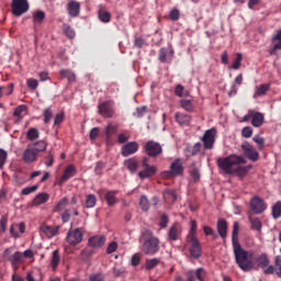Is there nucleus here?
Segmentation results:
<instances>
[{
  "label": "nucleus",
  "mask_w": 281,
  "mask_h": 281,
  "mask_svg": "<svg viewBox=\"0 0 281 281\" xmlns=\"http://www.w3.org/2000/svg\"><path fill=\"white\" fill-rule=\"evenodd\" d=\"M238 232H239V224L238 222H234L233 224V232H232V244H233V252L235 262H237L239 269H241L244 272L250 271V269H254V261L248 260V258L252 259L255 256L254 250H245L243 246H240L238 241Z\"/></svg>",
  "instance_id": "nucleus-1"
},
{
  "label": "nucleus",
  "mask_w": 281,
  "mask_h": 281,
  "mask_svg": "<svg viewBox=\"0 0 281 281\" xmlns=\"http://www.w3.org/2000/svg\"><path fill=\"white\" fill-rule=\"evenodd\" d=\"M247 164V160L243 156L231 155L226 158H217L218 168L226 175H234L238 178L247 176L252 166H243Z\"/></svg>",
  "instance_id": "nucleus-2"
},
{
  "label": "nucleus",
  "mask_w": 281,
  "mask_h": 281,
  "mask_svg": "<svg viewBox=\"0 0 281 281\" xmlns=\"http://www.w3.org/2000/svg\"><path fill=\"white\" fill-rule=\"evenodd\" d=\"M144 236H147V237H144L140 250L144 252V255H150V256L156 255L159 251V244H160L158 237H155L153 235V232L150 231H145Z\"/></svg>",
  "instance_id": "nucleus-3"
},
{
  "label": "nucleus",
  "mask_w": 281,
  "mask_h": 281,
  "mask_svg": "<svg viewBox=\"0 0 281 281\" xmlns=\"http://www.w3.org/2000/svg\"><path fill=\"white\" fill-rule=\"evenodd\" d=\"M149 159L147 157H144L142 159V168L143 170H140L138 172V177L140 180H146V179H150L154 178L156 176V173L158 172V168L156 166H150L148 164Z\"/></svg>",
  "instance_id": "nucleus-4"
},
{
  "label": "nucleus",
  "mask_w": 281,
  "mask_h": 281,
  "mask_svg": "<svg viewBox=\"0 0 281 281\" xmlns=\"http://www.w3.org/2000/svg\"><path fill=\"white\" fill-rule=\"evenodd\" d=\"M189 244V254L190 257L194 260H199L203 256V247L201 246L199 238H189L187 239Z\"/></svg>",
  "instance_id": "nucleus-5"
},
{
  "label": "nucleus",
  "mask_w": 281,
  "mask_h": 281,
  "mask_svg": "<svg viewBox=\"0 0 281 281\" xmlns=\"http://www.w3.org/2000/svg\"><path fill=\"white\" fill-rule=\"evenodd\" d=\"M143 149L145 155H148L151 158H156L164 153L160 144L156 140H148L145 143Z\"/></svg>",
  "instance_id": "nucleus-6"
},
{
  "label": "nucleus",
  "mask_w": 281,
  "mask_h": 281,
  "mask_svg": "<svg viewBox=\"0 0 281 281\" xmlns=\"http://www.w3.org/2000/svg\"><path fill=\"white\" fill-rule=\"evenodd\" d=\"M216 136H217V131L215 127L204 132L201 139L204 149L212 150L214 148Z\"/></svg>",
  "instance_id": "nucleus-7"
},
{
  "label": "nucleus",
  "mask_w": 281,
  "mask_h": 281,
  "mask_svg": "<svg viewBox=\"0 0 281 281\" xmlns=\"http://www.w3.org/2000/svg\"><path fill=\"white\" fill-rule=\"evenodd\" d=\"M83 235L82 228L69 229L68 234L66 235V243H68L70 246H77L78 244L82 243Z\"/></svg>",
  "instance_id": "nucleus-8"
},
{
  "label": "nucleus",
  "mask_w": 281,
  "mask_h": 281,
  "mask_svg": "<svg viewBox=\"0 0 281 281\" xmlns=\"http://www.w3.org/2000/svg\"><path fill=\"white\" fill-rule=\"evenodd\" d=\"M12 14L14 16H21L24 13L29 12V1L27 0H12L11 3Z\"/></svg>",
  "instance_id": "nucleus-9"
},
{
  "label": "nucleus",
  "mask_w": 281,
  "mask_h": 281,
  "mask_svg": "<svg viewBox=\"0 0 281 281\" xmlns=\"http://www.w3.org/2000/svg\"><path fill=\"white\" fill-rule=\"evenodd\" d=\"M241 150L244 157H246L249 161L257 162L259 160V153L248 142H244L241 144Z\"/></svg>",
  "instance_id": "nucleus-10"
},
{
  "label": "nucleus",
  "mask_w": 281,
  "mask_h": 281,
  "mask_svg": "<svg viewBox=\"0 0 281 281\" xmlns=\"http://www.w3.org/2000/svg\"><path fill=\"white\" fill-rule=\"evenodd\" d=\"M99 114L104 119H113L114 111V101L109 100L99 104Z\"/></svg>",
  "instance_id": "nucleus-11"
},
{
  "label": "nucleus",
  "mask_w": 281,
  "mask_h": 281,
  "mask_svg": "<svg viewBox=\"0 0 281 281\" xmlns=\"http://www.w3.org/2000/svg\"><path fill=\"white\" fill-rule=\"evenodd\" d=\"M249 207L254 214L260 215L266 211L267 205L262 199L259 196H254L250 200Z\"/></svg>",
  "instance_id": "nucleus-12"
},
{
  "label": "nucleus",
  "mask_w": 281,
  "mask_h": 281,
  "mask_svg": "<svg viewBox=\"0 0 281 281\" xmlns=\"http://www.w3.org/2000/svg\"><path fill=\"white\" fill-rule=\"evenodd\" d=\"M186 276L188 278V281H205V278L207 277V272L204 268H198L195 271L194 270H189L186 272Z\"/></svg>",
  "instance_id": "nucleus-13"
},
{
  "label": "nucleus",
  "mask_w": 281,
  "mask_h": 281,
  "mask_svg": "<svg viewBox=\"0 0 281 281\" xmlns=\"http://www.w3.org/2000/svg\"><path fill=\"white\" fill-rule=\"evenodd\" d=\"M117 191H105V190H100L99 194L101 198L105 200V203H108L109 207H113L117 203Z\"/></svg>",
  "instance_id": "nucleus-14"
},
{
  "label": "nucleus",
  "mask_w": 281,
  "mask_h": 281,
  "mask_svg": "<svg viewBox=\"0 0 281 281\" xmlns=\"http://www.w3.org/2000/svg\"><path fill=\"white\" fill-rule=\"evenodd\" d=\"M251 260L254 263V267L250 270L256 269V263L258 265L259 268L266 269L269 266V259L266 254H261L258 257L255 258V255L252 257H248L247 261Z\"/></svg>",
  "instance_id": "nucleus-15"
},
{
  "label": "nucleus",
  "mask_w": 281,
  "mask_h": 281,
  "mask_svg": "<svg viewBox=\"0 0 281 281\" xmlns=\"http://www.w3.org/2000/svg\"><path fill=\"white\" fill-rule=\"evenodd\" d=\"M173 56H175V50L173 48H166V47H162L159 49V61L161 64H170L172 63L173 60Z\"/></svg>",
  "instance_id": "nucleus-16"
},
{
  "label": "nucleus",
  "mask_w": 281,
  "mask_h": 281,
  "mask_svg": "<svg viewBox=\"0 0 281 281\" xmlns=\"http://www.w3.org/2000/svg\"><path fill=\"white\" fill-rule=\"evenodd\" d=\"M138 149H139V145L137 142L135 140L128 142L122 147L121 155L123 157H128L131 155H135L138 151Z\"/></svg>",
  "instance_id": "nucleus-17"
},
{
  "label": "nucleus",
  "mask_w": 281,
  "mask_h": 281,
  "mask_svg": "<svg viewBox=\"0 0 281 281\" xmlns=\"http://www.w3.org/2000/svg\"><path fill=\"white\" fill-rule=\"evenodd\" d=\"M249 116L251 117V125L255 128H259L263 125L265 115L262 113L255 112V111H249Z\"/></svg>",
  "instance_id": "nucleus-18"
},
{
  "label": "nucleus",
  "mask_w": 281,
  "mask_h": 281,
  "mask_svg": "<svg viewBox=\"0 0 281 281\" xmlns=\"http://www.w3.org/2000/svg\"><path fill=\"white\" fill-rule=\"evenodd\" d=\"M37 153L34 147L29 146L26 150L23 153V161L24 164H33L37 160Z\"/></svg>",
  "instance_id": "nucleus-19"
},
{
  "label": "nucleus",
  "mask_w": 281,
  "mask_h": 281,
  "mask_svg": "<svg viewBox=\"0 0 281 281\" xmlns=\"http://www.w3.org/2000/svg\"><path fill=\"white\" fill-rule=\"evenodd\" d=\"M181 236V228L178 223L172 224L168 231V241H177Z\"/></svg>",
  "instance_id": "nucleus-20"
},
{
  "label": "nucleus",
  "mask_w": 281,
  "mask_h": 281,
  "mask_svg": "<svg viewBox=\"0 0 281 281\" xmlns=\"http://www.w3.org/2000/svg\"><path fill=\"white\" fill-rule=\"evenodd\" d=\"M170 172L181 176L184 172L183 161L180 158L175 159L170 165Z\"/></svg>",
  "instance_id": "nucleus-21"
},
{
  "label": "nucleus",
  "mask_w": 281,
  "mask_h": 281,
  "mask_svg": "<svg viewBox=\"0 0 281 281\" xmlns=\"http://www.w3.org/2000/svg\"><path fill=\"white\" fill-rule=\"evenodd\" d=\"M49 200L48 193H38L31 202V207H37L44 205Z\"/></svg>",
  "instance_id": "nucleus-22"
},
{
  "label": "nucleus",
  "mask_w": 281,
  "mask_h": 281,
  "mask_svg": "<svg viewBox=\"0 0 281 281\" xmlns=\"http://www.w3.org/2000/svg\"><path fill=\"white\" fill-rule=\"evenodd\" d=\"M77 173V169L75 166H68L64 170V175L61 176L59 183L64 184L66 181H68L70 178H74Z\"/></svg>",
  "instance_id": "nucleus-23"
},
{
  "label": "nucleus",
  "mask_w": 281,
  "mask_h": 281,
  "mask_svg": "<svg viewBox=\"0 0 281 281\" xmlns=\"http://www.w3.org/2000/svg\"><path fill=\"white\" fill-rule=\"evenodd\" d=\"M88 244L92 248H101L105 244V237L100 235L92 236L89 238Z\"/></svg>",
  "instance_id": "nucleus-24"
},
{
  "label": "nucleus",
  "mask_w": 281,
  "mask_h": 281,
  "mask_svg": "<svg viewBox=\"0 0 281 281\" xmlns=\"http://www.w3.org/2000/svg\"><path fill=\"white\" fill-rule=\"evenodd\" d=\"M175 120H177L180 126H189L192 122V117L189 114H183L179 112L175 113Z\"/></svg>",
  "instance_id": "nucleus-25"
},
{
  "label": "nucleus",
  "mask_w": 281,
  "mask_h": 281,
  "mask_svg": "<svg viewBox=\"0 0 281 281\" xmlns=\"http://www.w3.org/2000/svg\"><path fill=\"white\" fill-rule=\"evenodd\" d=\"M59 75L64 79L68 80L69 83H74V82L77 81L76 74L72 70L68 69V68L60 69Z\"/></svg>",
  "instance_id": "nucleus-26"
},
{
  "label": "nucleus",
  "mask_w": 281,
  "mask_h": 281,
  "mask_svg": "<svg viewBox=\"0 0 281 281\" xmlns=\"http://www.w3.org/2000/svg\"><path fill=\"white\" fill-rule=\"evenodd\" d=\"M98 16L99 20L103 23H109L111 21V13L105 10V7L103 4L99 5Z\"/></svg>",
  "instance_id": "nucleus-27"
},
{
  "label": "nucleus",
  "mask_w": 281,
  "mask_h": 281,
  "mask_svg": "<svg viewBox=\"0 0 281 281\" xmlns=\"http://www.w3.org/2000/svg\"><path fill=\"white\" fill-rule=\"evenodd\" d=\"M227 221L224 218L217 220V232L222 239L227 237Z\"/></svg>",
  "instance_id": "nucleus-28"
},
{
  "label": "nucleus",
  "mask_w": 281,
  "mask_h": 281,
  "mask_svg": "<svg viewBox=\"0 0 281 281\" xmlns=\"http://www.w3.org/2000/svg\"><path fill=\"white\" fill-rule=\"evenodd\" d=\"M270 90V85L269 83H262L259 87H255V92L252 98L257 99L259 97H263L267 94V92H269Z\"/></svg>",
  "instance_id": "nucleus-29"
},
{
  "label": "nucleus",
  "mask_w": 281,
  "mask_h": 281,
  "mask_svg": "<svg viewBox=\"0 0 281 281\" xmlns=\"http://www.w3.org/2000/svg\"><path fill=\"white\" fill-rule=\"evenodd\" d=\"M9 261L13 267H16L24 262V255L23 252L16 251L12 256L9 257Z\"/></svg>",
  "instance_id": "nucleus-30"
},
{
  "label": "nucleus",
  "mask_w": 281,
  "mask_h": 281,
  "mask_svg": "<svg viewBox=\"0 0 281 281\" xmlns=\"http://www.w3.org/2000/svg\"><path fill=\"white\" fill-rule=\"evenodd\" d=\"M248 220L252 231H257L258 233L262 232V222L259 218L249 215Z\"/></svg>",
  "instance_id": "nucleus-31"
},
{
  "label": "nucleus",
  "mask_w": 281,
  "mask_h": 281,
  "mask_svg": "<svg viewBox=\"0 0 281 281\" xmlns=\"http://www.w3.org/2000/svg\"><path fill=\"white\" fill-rule=\"evenodd\" d=\"M68 11L70 16L77 18L80 12V4L77 1H70L68 4Z\"/></svg>",
  "instance_id": "nucleus-32"
},
{
  "label": "nucleus",
  "mask_w": 281,
  "mask_h": 281,
  "mask_svg": "<svg viewBox=\"0 0 281 281\" xmlns=\"http://www.w3.org/2000/svg\"><path fill=\"white\" fill-rule=\"evenodd\" d=\"M29 146L33 147V150L40 154L46 150L48 143L46 140H37L33 145H29Z\"/></svg>",
  "instance_id": "nucleus-33"
},
{
  "label": "nucleus",
  "mask_w": 281,
  "mask_h": 281,
  "mask_svg": "<svg viewBox=\"0 0 281 281\" xmlns=\"http://www.w3.org/2000/svg\"><path fill=\"white\" fill-rule=\"evenodd\" d=\"M41 231L43 232V234H45V236H47L48 238H52L58 234L59 228L50 227V226H42Z\"/></svg>",
  "instance_id": "nucleus-34"
},
{
  "label": "nucleus",
  "mask_w": 281,
  "mask_h": 281,
  "mask_svg": "<svg viewBox=\"0 0 281 281\" xmlns=\"http://www.w3.org/2000/svg\"><path fill=\"white\" fill-rule=\"evenodd\" d=\"M187 239H198V223L195 220H191V228L189 231Z\"/></svg>",
  "instance_id": "nucleus-35"
},
{
  "label": "nucleus",
  "mask_w": 281,
  "mask_h": 281,
  "mask_svg": "<svg viewBox=\"0 0 281 281\" xmlns=\"http://www.w3.org/2000/svg\"><path fill=\"white\" fill-rule=\"evenodd\" d=\"M97 205V196L93 193L86 195L85 207L92 209Z\"/></svg>",
  "instance_id": "nucleus-36"
},
{
  "label": "nucleus",
  "mask_w": 281,
  "mask_h": 281,
  "mask_svg": "<svg viewBox=\"0 0 281 281\" xmlns=\"http://www.w3.org/2000/svg\"><path fill=\"white\" fill-rule=\"evenodd\" d=\"M125 167H127L130 172H136L138 169V161L136 158H130L125 161Z\"/></svg>",
  "instance_id": "nucleus-37"
},
{
  "label": "nucleus",
  "mask_w": 281,
  "mask_h": 281,
  "mask_svg": "<svg viewBox=\"0 0 281 281\" xmlns=\"http://www.w3.org/2000/svg\"><path fill=\"white\" fill-rule=\"evenodd\" d=\"M45 12L44 11H35L33 12V23L34 24H42L45 21Z\"/></svg>",
  "instance_id": "nucleus-38"
},
{
  "label": "nucleus",
  "mask_w": 281,
  "mask_h": 281,
  "mask_svg": "<svg viewBox=\"0 0 281 281\" xmlns=\"http://www.w3.org/2000/svg\"><path fill=\"white\" fill-rule=\"evenodd\" d=\"M202 146L203 145L201 143L194 144L192 148L187 149V157L191 158L193 156H196L200 153Z\"/></svg>",
  "instance_id": "nucleus-39"
},
{
  "label": "nucleus",
  "mask_w": 281,
  "mask_h": 281,
  "mask_svg": "<svg viewBox=\"0 0 281 281\" xmlns=\"http://www.w3.org/2000/svg\"><path fill=\"white\" fill-rule=\"evenodd\" d=\"M68 199L67 198H63L58 203L57 205H55L54 207V213H60L65 210V207H67L68 205Z\"/></svg>",
  "instance_id": "nucleus-40"
},
{
  "label": "nucleus",
  "mask_w": 281,
  "mask_h": 281,
  "mask_svg": "<svg viewBox=\"0 0 281 281\" xmlns=\"http://www.w3.org/2000/svg\"><path fill=\"white\" fill-rule=\"evenodd\" d=\"M40 137V132L35 127H31L29 132L26 133V138L30 142H35Z\"/></svg>",
  "instance_id": "nucleus-41"
},
{
  "label": "nucleus",
  "mask_w": 281,
  "mask_h": 281,
  "mask_svg": "<svg viewBox=\"0 0 281 281\" xmlns=\"http://www.w3.org/2000/svg\"><path fill=\"white\" fill-rule=\"evenodd\" d=\"M59 260H60L59 251L54 250L53 256H52V260H50V267L53 268V270H56L58 268Z\"/></svg>",
  "instance_id": "nucleus-42"
},
{
  "label": "nucleus",
  "mask_w": 281,
  "mask_h": 281,
  "mask_svg": "<svg viewBox=\"0 0 281 281\" xmlns=\"http://www.w3.org/2000/svg\"><path fill=\"white\" fill-rule=\"evenodd\" d=\"M63 32L68 38H75L76 32L69 24H63Z\"/></svg>",
  "instance_id": "nucleus-43"
},
{
  "label": "nucleus",
  "mask_w": 281,
  "mask_h": 281,
  "mask_svg": "<svg viewBox=\"0 0 281 281\" xmlns=\"http://www.w3.org/2000/svg\"><path fill=\"white\" fill-rule=\"evenodd\" d=\"M117 132V127L113 124L105 126V140L109 142L111 136Z\"/></svg>",
  "instance_id": "nucleus-44"
},
{
  "label": "nucleus",
  "mask_w": 281,
  "mask_h": 281,
  "mask_svg": "<svg viewBox=\"0 0 281 281\" xmlns=\"http://www.w3.org/2000/svg\"><path fill=\"white\" fill-rule=\"evenodd\" d=\"M27 110L26 105H19L18 108H15L14 112H13V116L19 117V121L23 120V113Z\"/></svg>",
  "instance_id": "nucleus-45"
},
{
  "label": "nucleus",
  "mask_w": 281,
  "mask_h": 281,
  "mask_svg": "<svg viewBox=\"0 0 281 281\" xmlns=\"http://www.w3.org/2000/svg\"><path fill=\"white\" fill-rule=\"evenodd\" d=\"M159 262L160 259L158 258L148 259L147 261H145V269L153 270L159 265Z\"/></svg>",
  "instance_id": "nucleus-46"
},
{
  "label": "nucleus",
  "mask_w": 281,
  "mask_h": 281,
  "mask_svg": "<svg viewBox=\"0 0 281 281\" xmlns=\"http://www.w3.org/2000/svg\"><path fill=\"white\" fill-rule=\"evenodd\" d=\"M281 216V201L272 205V217L278 220Z\"/></svg>",
  "instance_id": "nucleus-47"
},
{
  "label": "nucleus",
  "mask_w": 281,
  "mask_h": 281,
  "mask_svg": "<svg viewBox=\"0 0 281 281\" xmlns=\"http://www.w3.org/2000/svg\"><path fill=\"white\" fill-rule=\"evenodd\" d=\"M180 106L184 110V111H188V112H192L194 106H193V102L191 100H181L180 101Z\"/></svg>",
  "instance_id": "nucleus-48"
},
{
  "label": "nucleus",
  "mask_w": 281,
  "mask_h": 281,
  "mask_svg": "<svg viewBox=\"0 0 281 281\" xmlns=\"http://www.w3.org/2000/svg\"><path fill=\"white\" fill-rule=\"evenodd\" d=\"M139 207L143 212H147L149 210V201L146 195H140Z\"/></svg>",
  "instance_id": "nucleus-49"
},
{
  "label": "nucleus",
  "mask_w": 281,
  "mask_h": 281,
  "mask_svg": "<svg viewBox=\"0 0 281 281\" xmlns=\"http://www.w3.org/2000/svg\"><path fill=\"white\" fill-rule=\"evenodd\" d=\"M164 199H170L175 203L178 199V195L175 190L168 189L164 192Z\"/></svg>",
  "instance_id": "nucleus-50"
},
{
  "label": "nucleus",
  "mask_w": 281,
  "mask_h": 281,
  "mask_svg": "<svg viewBox=\"0 0 281 281\" xmlns=\"http://www.w3.org/2000/svg\"><path fill=\"white\" fill-rule=\"evenodd\" d=\"M89 281H105V274L103 272H93L89 276Z\"/></svg>",
  "instance_id": "nucleus-51"
},
{
  "label": "nucleus",
  "mask_w": 281,
  "mask_h": 281,
  "mask_svg": "<svg viewBox=\"0 0 281 281\" xmlns=\"http://www.w3.org/2000/svg\"><path fill=\"white\" fill-rule=\"evenodd\" d=\"M241 64H243V54L237 53L236 57H235V59L233 61L232 68L234 70H238Z\"/></svg>",
  "instance_id": "nucleus-52"
},
{
  "label": "nucleus",
  "mask_w": 281,
  "mask_h": 281,
  "mask_svg": "<svg viewBox=\"0 0 281 281\" xmlns=\"http://www.w3.org/2000/svg\"><path fill=\"white\" fill-rule=\"evenodd\" d=\"M38 190V184H34L31 187H26L22 189V195H30L31 193H35Z\"/></svg>",
  "instance_id": "nucleus-53"
},
{
  "label": "nucleus",
  "mask_w": 281,
  "mask_h": 281,
  "mask_svg": "<svg viewBox=\"0 0 281 281\" xmlns=\"http://www.w3.org/2000/svg\"><path fill=\"white\" fill-rule=\"evenodd\" d=\"M43 116H44V123L48 124L52 117H54V112L52 111L50 108H47L43 111Z\"/></svg>",
  "instance_id": "nucleus-54"
},
{
  "label": "nucleus",
  "mask_w": 281,
  "mask_h": 281,
  "mask_svg": "<svg viewBox=\"0 0 281 281\" xmlns=\"http://www.w3.org/2000/svg\"><path fill=\"white\" fill-rule=\"evenodd\" d=\"M8 160V151L5 149H0V169L4 168Z\"/></svg>",
  "instance_id": "nucleus-55"
},
{
  "label": "nucleus",
  "mask_w": 281,
  "mask_h": 281,
  "mask_svg": "<svg viewBox=\"0 0 281 281\" xmlns=\"http://www.w3.org/2000/svg\"><path fill=\"white\" fill-rule=\"evenodd\" d=\"M147 113V106L143 105L137 108L136 112L133 114L134 117L140 119Z\"/></svg>",
  "instance_id": "nucleus-56"
},
{
  "label": "nucleus",
  "mask_w": 281,
  "mask_h": 281,
  "mask_svg": "<svg viewBox=\"0 0 281 281\" xmlns=\"http://www.w3.org/2000/svg\"><path fill=\"white\" fill-rule=\"evenodd\" d=\"M274 267L278 278H281V256H277V258H274Z\"/></svg>",
  "instance_id": "nucleus-57"
},
{
  "label": "nucleus",
  "mask_w": 281,
  "mask_h": 281,
  "mask_svg": "<svg viewBox=\"0 0 281 281\" xmlns=\"http://www.w3.org/2000/svg\"><path fill=\"white\" fill-rule=\"evenodd\" d=\"M175 94L178 95L179 98H183L188 95V93H186L184 91V87L181 85H178L177 87H175Z\"/></svg>",
  "instance_id": "nucleus-58"
},
{
  "label": "nucleus",
  "mask_w": 281,
  "mask_h": 281,
  "mask_svg": "<svg viewBox=\"0 0 281 281\" xmlns=\"http://www.w3.org/2000/svg\"><path fill=\"white\" fill-rule=\"evenodd\" d=\"M252 142L258 145L259 150L265 149V138L260 136H255Z\"/></svg>",
  "instance_id": "nucleus-59"
},
{
  "label": "nucleus",
  "mask_w": 281,
  "mask_h": 281,
  "mask_svg": "<svg viewBox=\"0 0 281 281\" xmlns=\"http://www.w3.org/2000/svg\"><path fill=\"white\" fill-rule=\"evenodd\" d=\"M252 135H254V131L251 126H246L241 130L243 137L249 138V137H252Z\"/></svg>",
  "instance_id": "nucleus-60"
},
{
  "label": "nucleus",
  "mask_w": 281,
  "mask_h": 281,
  "mask_svg": "<svg viewBox=\"0 0 281 281\" xmlns=\"http://www.w3.org/2000/svg\"><path fill=\"white\" fill-rule=\"evenodd\" d=\"M125 272H126L125 268H117V267L113 268V277L114 278H121L125 274Z\"/></svg>",
  "instance_id": "nucleus-61"
},
{
  "label": "nucleus",
  "mask_w": 281,
  "mask_h": 281,
  "mask_svg": "<svg viewBox=\"0 0 281 281\" xmlns=\"http://www.w3.org/2000/svg\"><path fill=\"white\" fill-rule=\"evenodd\" d=\"M190 176L193 179V181H199V179H200L199 169L194 165H193L192 169L190 170Z\"/></svg>",
  "instance_id": "nucleus-62"
},
{
  "label": "nucleus",
  "mask_w": 281,
  "mask_h": 281,
  "mask_svg": "<svg viewBox=\"0 0 281 281\" xmlns=\"http://www.w3.org/2000/svg\"><path fill=\"white\" fill-rule=\"evenodd\" d=\"M27 87H29L31 90H36L37 87H38V80H37V79H34V78H29V79H27Z\"/></svg>",
  "instance_id": "nucleus-63"
},
{
  "label": "nucleus",
  "mask_w": 281,
  "mask_h": 281,
  "mask_svg": "<svg viewBox=\"0 0 281 281\" xmlns=\"http://www.w3.org/2000/svg\"><path fill=\"white\" fill-rule=\"evenodd\" d=\"M106 164L103 161H98L97 167H94V172H97V175H102L103 173V169L105 168Z\"/></svg>",
  "instance_id": "nucleus-64"
}]
</instances>
